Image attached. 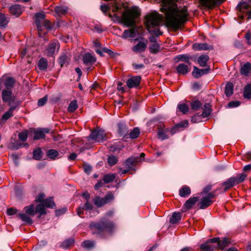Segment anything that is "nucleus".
Wrapping results in <instances>:
<instances>
[{
	"label": "nucleus",
	"instance_id": "nucleus-48",
	"mask_svg": "<svg viewBox=\"0 0 251 251\" xmlns=\"http://www.w3.org/2000/svg\"><path fill=\"white\" fill-rule=\"evenodd\" d=\"M140 133L139 129L138 127H135L130 131L128 135L131 139H136L139 136Z\"/></svg>",
	"mask_w": 251,
	"mask_h": 251
},
{
	"label": "nucleus",
	"instance_id": "nucleus-52",
	"mask_svg": "<svg viewBox=\"0 0 251 251\" xmlns=\"http://www.w3.org/2000/svg\"><path fill=\"white\" fill-rule=\"evenodd\" d=\"M33 158L36 160H40L42 158V151L40 149L35 150L33 152Z\"/></svg>",
	"mask_w": 251,
	"mask_h": 251
},
{
	"label": "nucleus",
	"instance_id": "nucleus-27",
	"mask_svg": "<svg viewBox=\"0 0 251 251\" xmlns=\"http://www.w3.org/2000/svg\"><path fill=\"white\" fill-rule=\"evenodd\" d=\"M117 126L118 133L121 136L126 135L128 130L126 124L124 122H121L118 124Z\"/></svg>",
	"mask_w": 251,
	"mask_h": 251
},
{
	"label": "nucleus",
	"instance_id": "nucleus-47",
	"mask_svg": "<svg viewBox=\"0 0 251 251\" xmlns=\"http://www.w3.org/2000/svg\"><path fill=\"white\" fill-rule=\"evenodd\" d=\"M177 108L183 114L186 113L189 109L188 105L184 103H179L177 105Z\"/></svg>",
	"mask_w": 251,
	"mask_h": 251
},
{
	"label": "nucleus",
	"instance_id": "nucleus-3",
	"mask_svg": "<svg viewBox=\"0 0 251 251\" xmlns=\"http://www.w3.org/2000/svg\"><path fill=\"white\" fill-rule=\"evenodd\" d=\"M161 20L162 16L156 12H153L146 17L145 25L148 30L151 34L149 38L151 44L157 43L156 37L162 34V32L158 29Z\"/></svg>",
	"mask_w": 251,
	"mask_h": 251
},
{
	"label": "nucleus",
	"instance_id": "nucleus-34",
	"mask_svg": "<svg viewBox=\"0 0 251 251\" xmlns=\"http://www.w3.org/2000/svg\"><path fill=\"white\" fill-rule=\"evenodd\" d=\"M9 18L3 14L0 13V28L5 27L9 22Z\"/></svg>",
	"mask_w": 251,
	"mask_h": 251
},
{
	"label": "nucleus",
	"instance_id": "nucleus-58",
	"mask_svg": "<svg viewBox=\"0 0 251 251\" xmlns=\"http://www.w3.org/2000/svg\"><path fill=\"white\" fill-rule=\"evenodd\" d=\"M74 242V240L73 239H67L64 241L62 244V246L64 248H67L70 246L72 245Z\"/></svg>",
	"mask_w": 251,
	"mask_h": 251
},
{
	"label": "nucleus",
	"instance_id": "nucleus-33",
	"mask_svg": "<svg viewBox=\"0 0 251 251\" xmlns=\"http://www.w3.org/2000/svg\"><path fill=\"white\" fill-rule=\"evenodd\" d=\"M54 10L58 15H64L68 12V8L66 6H56Z\"/></svg>",
	"mask_w": 251,
	"mask_h": 251
},
{
	"label": "nucleus",
	"instance_id": "nucleus-11",
	"mask_svg": "<svg viewBox=\"0 0 251 251\" xmlns=\"http://www.w3.org/2000/svg\"><path fill=\"white\" fill-rule=\"evenodd\" d=\"M113 199V195L111 193H108L104 198L96 197L94 200V203L97 207H101L110 202Z\"/></svg>",
	"mask_w": 251,
	"mask_h": 251
},
{
	"label": "nucleus",
	"instance_id": "nucleus-37",
	"mask_svg": "<svg viewBox=\"0 0 251 251\" xmlns=\"http://www.w3.org/2000/svg\"><path fill=\"white\" fill-rule=\"evenodd\" d=\"M48 67V61L45 58H41L38 61V67L40 70L44 71Z\"/></svg>",
	"mask_w": 251,
	"mask_h": 251
},
{
	"label": "nucleus",
	"instance_id": "nucleus-38",
	"mask_svg": "<svg viewBox=\"0 0 251 251\" xmlns=\"http://www.w3.org/2000/svg\"><path fill=\"white\" fill-rule=\"evenodd\" d=\"M209 58L207 55H202L198 58V62L201 67H205Z\"/></svg>",
	"mask_w": 251,
	"mask_h": 251
},
{
	"label": "nucleus",
	"instance_id": "nucleus-15",
	"mask_svg": "<svg viewBox=\"0 0 251 251\" xmlns=\"http://www.w3.org/2000/svg\"><path fill=\"white\" fill-rule=\"evenodd\" d=\"M141 80L140 76H131L127 80L126 85L129 88H136L139 85Z\"/></svg>",
	"mask_w": 251,
	"mask_h": 251
},
{
	"label": "nucleus",
	"instance_id": "nucleus-22",
	"mask_svg": "<svg viewBox=\"0 0 251 251\" xmlns=\"http://www.w3.org/2000/svg\"><path fill=\"white\" fill-rule=\"evenodd\" d=\"M209 71V68L205 69H199L197 67H194V70L192 73L193 75L195 78H199L204 74H207Z\"/></svg>",
	"mask_w": 251,
	"mask_h": 251
},
{
	"label": "nucleus",
	"instance_id": "nucleus-32",
	"mask_svg": "<svg viewBox=\"0 0 251 251\" xmlns=\"http://www.w3.org/2000/svg\"><path fill=\"white\" fill-rule=\"evenodd\" d=\"M16 107V106H11L9 110L3 114L2 120L6 121L12 117L13 116V111L15 110Z\"/></svg>",
	"mask_w": 251,
	"mask_h": 251
},
{
	"label": "nucleus",
	"instance_id": "nucleus-56",
	"mask_svg": "<svg viewBox=\"0 0 251 251\" xmlns=\"http://www.w3.org/2000/svg\"><path fill=\"white\" fill-rule=\"evenodd\" d=\"M188 125V122L187 121H184L180 123L179 124L177 125L174 128H172L171 130V132L172 134L175 133L174 130L176 128H178L179 127H186Z\"/></svg>",
	"mask_w": 251,
	"mask_h": 251
},
{
	"label": "nucleus",
	"instance_id": "nucleus-9",
	"mask_svg": "<svg viewBox=\"0 0 251 251\" xmlns=\"http://www.w3.org/2000/svg\"><path fill=\"white\" fill-rule=\"evenodd\" d=\"M88 140H92L94 142L101 143L107 139L106 134L103 130L96 129L91 132L89 136Z\"/></svg>",
	"mask_w": 251,
	"mask_h": 251
},
{
	"label": "nucleus",
	"instance_id": "nucleus-16",
	"mask_svg": "<svg viewBox=\"0 0 251 251\" xmlns=\"http://www.w3.org/2000/svg\"><path fill=\"white\" fill-rule=\"evenodd\" d=\"M2 99L3 101L7 102L10 106L15 100V97L12 95L11 90H3L2 91Z\"/></svg>",
	"mask_w": 251,
	"mask_h": 251
},
{
	"label": "nucleus",
	"instance_id": "nucleus-40",
	"mask_svg": "<svg viewBox=\"0 0 251 251\" xmlns=\"http://www.w3.org/2000/svg\"><path fill=\"white\" fill-rule=\"evenodd\" d=\"M42 204L45 207L47 208H52L54 206H55V203L53 201L52 198H50L47 199H45Z\"/></svg>",
	"mask_w": 251,
	"mask_h": 251
},
{
	"label": "nucleus",
	"instance_id": "nucleus-41",
	"mask_svg": "<svg viewBox=\"0 0 251 251\" xmlns=\"http://www.w3.org/2000/svg\"><path fill=\"white\" fill-rule=\"evenodd\" d=\"M181 213L180 212H174L170 219V222L172 224H176L181 219Z\"/></svg>",
	"mask_w": 251,
	"mask_h": 251
},
{
	"label": "nucleus",
	"instance_id": "nucleus-26",
	"mask_svg": "<svg viewBox=\"0 0 251 251\" xmlns=\"http://www.w3.org/2000/svg\"><path fill=\"white\" fill-rule=\"evenodd\" d=\"M191 109L195 111H198L200 109L203 111L204 105L198 100L192 101L190 103Z\"/></svg>",
	"mask_w": 251,
	"mask_h": 251
},
{
	"label": "nucleus",
	"instance_id": "nucleus-36",
	"mask_svg": "<svg viewBox=\"0 0 251 251\" xmlns=\"http://www.w3.org/2000/svg\"><path fill=\"white\" fill-rule=\"evenodd\" d=\"M35 213H39V218H40L42 215H44L46 213L45 207L42 203L36 205L35 208Z\"/></svg>",
	"mask_w": 251,
	"mask_h": 251
},
{
	"label": "nucleus",
	"instance_id": "nucleus-17",
	"mask_svg": "<svg viewBox=\"0 0 251 251\" xmlns=\"http://www.w3.org/2000/svg\"><path fill=\"white\" fill-rule=\"evenodd\" d=\"M225 0H200L201 3L205 7L211 8L222 3Z\"/></svg>",
	"mask_w": 251,
	"mask_h": 251
},
{
	"label": "nucleus",
	"instance_id": "nucleus-61",
	"mask_svg": "<svg viewBox=\"0 0 251 251\" xmlns=\"http://www.w3.org/2000/svg\"><path fill=\"white\" fill-rule=\"evenodd\" d=\"M48 96L46 95L43 98L39 99L38 101V105L39 106H43L47 101Z\"/></svg>",
	"mask_w": 251,
	"mask_h": 251
},
{
	"label": "nucleus",
	"instance_id": "nucleus-25",
	"mask_svg": "<svg viewBox=\"0 0 251 251\" xmlns=\"http://www.w3.org/2000/svg\"><path fill=\"white\" fill-rule=\"evenodd\" d=\"M138 158L129 157L126 159L124 165L127 169H132L138 162Z\"/></svg>",
	"mask_w": 251,
	"mask_h": 251
},
{
	"label": "nucleus",
	"instance_id": "nucleus-44",
	"mask_svg": "<svg viewBox=\"0 0 251 251\" xmlns=\"http://www.w3.org/2000/svg\"><path fill=\"white\" fill-rule=\"evenodd\" d=\"M25 211L28 215L34 216L35 214V207L33 204L25 207Z\"/></svg>",
	"mask_w": 251,
	"mask_h": 251
},
{
	"label": "nucleus",
	"instance_id": "nucleus-57",
	"mask_svg": "<svg viewBox=\"0 0 251 251\" xmlns=\"http://www.w3.org/2000/svg\"><path fill=\"white\" fill-rule=\"evenodd\" d=\"M107 162L110 166H113L117 163V159L114 155L109 156L107 159Z\"/></svg>",
	"mask_w": 251,
	"mask_h": 251
},
{
	"label": "nucleus",
	"instance_id": "nucleus-23",
	"mask_svg": "<svg viewBox=\"0 0 251 251\" xmlns=\"http://www.w3.org/2000/svg\"><path fill=\"white\" fill-rule=\"evenodd\" d=\"M49 132V129L48 128L44 129H38L34 131V140H39L40 139L44 138L45 136V133Z\"/></svg>",
	"mask_w": 251,
	"mask_h": 251
},
{
	"label": "nucleus",
	"instance_id": "nucleus-18",
	"mask_svg": "<svg viewBox=\"0 0 251 251\" xmlns=\"http://www.w3.org/2000/svg\"><path fill=\"white\" fill-rule=\"evenodd\" d=\"M139 35L138 28H131L127 30H125L122 36V38L127 39L129 38H134L136 35Z\"/></svg>",
	"mask_w": 251,
	"mask_h": 251
},
{
	"label": "nucleus",
	"instance_id": "nucleus-45",
	"mask_svg": "<svg viewBox=\"0 0 251 251\" xmlns=\"http://www.w3.org/2000/svg\"><path fill=\"white\" fill-rule=\"evenodd\" d=\"M190 56L187 54H180L176 56V59H177V61H182L185 62L189 64H191V63L189 62V59H190Z\"/></svg>",
	"mask_w": 251,
	"mask_h": 251
},
{
	"label": "nucleus",
	"instance_id": "nucleus-35",
	"mask_svg": "<svg viewBox=\"0 0 251 251\" xmlns=\"http://www.w3.org/2000/svg\"><path fill=\"white\" fill-rule=\"evenodd\" d=\"M243 97L245 99L251 98V84L249 83L246 85L243 90Z\"/></svg>",
	"mask_w": 251,
	"mask_h": 251
},
{
	"label": "nucleus",
	"instance_id": "nucleus-64",
	"mask_svg": "<svg viewBox=\"0 0 251 251\" xmlns=\"http://www.w3.org/2000/svg\"><path fill=\"white\" fill-rule=\"evenodd\" d=\"M17 209L13 208H10L7 210V214L8 215H13L17 213Z\"/></svg>",
	"mask_w": 251,
	"mask_h": 251
},
{
	"label": "nucleus",
	"instance_id": "nucleus-43",
	"mask_svg": "<svg viewBox=\"0 0 251 251\" xmlns=\"http://www.w3.org/2000/svg\"><path fill=\"white\" fill-rule=\"evenodd\" d=\"M193 48L196 50H206L208 49V45L205 43H196L193 45Z\"/></svg>",
	"mask_w": 251,
	"mask_h": 251
},
{
	"label": "nucleus",
	"instance_id": "nucleus-14",
	"mask_svg": "<svg viewBox=\"0 0 251 251\" xmlns=\"http://www.w3.org/2000/svg\"><path fill=\"white\" fill-rule=\"evenodd\" d=\"M96 61V58L90 53H86L83 56V63L87 66L86 68L88 71L91 70V66Z\"/></svg>",
	"mask_w": 251,
	"mask_h": 251
},
{
	"label": "nucleus",
	"instance_id": "nucleus-21",
	"mask_svg": "<svg viewBox=\"0 0 251 251\" xmlns=\"http://www.w3.org/2000/svg\"><path fill=\"white\" fill-rule=\"evenodd\" d=\"M1 80H2V84L6 88V90H11L14 85L15 80L12 77H7L6 78H1Z\"/></svg>",
	"mask_w": 251,
	"mask_h": 251
},
{
	"label": "nucleus",
	"instance_id": "nucleus-2",
	"mask_svg": "<svg viewBox=\"0 0 251 251\" xmlns=\"http://www.w3.org/2000/svg\"><path fill=\"white\" fill-rule=\"evenodd\" d=\"M124 4L123 3H113L111 5L103 4L100 6V9L106 13L109 9L114 12H119L121 13L122 20L127 26H132L135 24V20L140 14L138 7H133L128 10L123 11Z\"/></svg>",
	"mask_w": 251,
	"mask_h": 251
},
{
	"label": "nucleus",
	"instance_id": "nucleus-30",
	"mask_svg": "<svg viewBox=\"0 0 251 251\" xmlns=\"http://www.w3.org/2000/svg\"><path fill=\"white\" fill-rule=\"evenodd\" d=\"M191 194V189L187 186H184L179 191V195L181 197H187Z\"/></svg>",
	"mask_w": 251,
	"mask_h": 251
},
{
	"label": "nucleus",
	"instance_id": "nucleus-28",
	"mask_svg": "<svg viewBox=\"0 0 251 251\" xmlns=\"http://www.w3.org/2000/svg\"><path fill=\"white\" fill-rule=\"evenodd\" d=\"M198 200L199 198L198 197H191L185 202L184 207L186 209H190Z\"/></svg>",
	"mask_w": 251,
	"mask_h": 251
},
{
	"label": "nucleus",
	"instance_id": "nucleus-10",
	"mask_svg": "<svg viewBox=\"0 0 251 251\" xmlns=\"http://www.w3.org/2000/svg\"><path fill=\"white\" fill-rule=\"evenodd\" d=\"M59 48V42L56 40H54L48 45L46 50V55L50 57L53 56L54 55L57 53Z\"/></svg>",
	"mask_w": 251,
	"mask_h": 251
},
{
	"label": "nucleus",
	"instance_id": "nucleus-29",
	"mask_svg": "<svg viewBox=\"0 0 251 251\" xmlns=\"http://www.w3.org/2000/svg\"><path fill=\"white\" fill-rule=\"evenodd\" d=\"M176 70L178 73L184 75L187 73L189 71V69L188 66L183 63L179 64L176 68Z\"/></svg>",
	"mask_w": 251,
	"mask_h": 251
},
{
	"label": "nucleus",
	"instance_id": "nucleus-55",
	"mask_svg": "<svg viewBox=\"0 0 251 251\" xmlns=\"http://www.w3.org/2000/svg\"><path fill=\"white\" fill-rule=\"evenodd\" d=\"M68 62V58L65 54L61 55L59 59V62L61 67L65 65Z\"/></svg>",
	"mask_w": 251,
	"mask_h": 251
},
{
	"label": "nucleus",
	"instance_id": "nucleus-8",
	"mask_svg": "<svg viewBox=\"0 0 251 251\" xmlns=\"http://www.w3.org/2000/svg\"><path fill=\"white\" fill-rule=\"evenodd\" d=\"M251 5V1L249 0L248 1H243L240 2L237 6L236 8L241 13H245L243 15H240L239 17L243 19L245 16L247 17L248 20L251 18V9L250 6Z\"/></svg>",
	"mask_w": 251,
	"mask_h": 251
},
{
	"label": "nucleus",
	"instance_id": "nucleus-49",
	"mask_svg": "<svg viewBox=\"0 0 251 251\" xmlns=\"http://www.w3.org/2000/svg\"><path fill=\"white\" fill-rule=\"evenodd\" d=\"M78 107L77 101L74 100L72 101L68 107V110L70 112H74Z\"/></svg>",
	"mask_w": 251,
	"mask_h": 251
},
{
	"label": "nucleus",
	"instance_id": "nucleus-39",
	"mask_svg": "<svg viewBox=\"0 0 251 251\" xmlns=\"http://www.w3.org/2000/svg\"><path fill=\"white\" fill-rule=\"evenodd\" d=\"M233 85L231 82H228L226 86L225 93L227 97H230L233 94Z\"/></svg>",
	"mask_w": 251,
	"mask_h": 251
},
{
	"label": "nucleus",
	"instance_id": "nucleus-50",
	"mask_svg": "<svg viewBox=\"0 0 251 251\" xmlns=\"http://www.w3.org/2000/svg\"><path fill=\"white\" fill-rule=\"evenodd\" d=\"M160 49V45L158 43L151 44L150 47V51L152 53H156L159 51Z\"/></svg>",
	"mask_w": 251,
	"mask_h": 251
},
{
	"label": "nucleus",
	"instance_id": "nucleus-24",
	"mask_svg": "<svg viewBox=\"0 0 251 251\" xmlns=\"http://www.w3.org/2000/svg\"><path fill=\"white\" fill-rule=\"evenodd\" d=\"M241 74L245 76H249L251 72V64L247 62L241 66Z\"/></svg>",
	"mask_w": 251,
	"mask_h": 251
},
{
	"label": "nucleus",
	"instance_id": "nucleus-1",
	"mask_svg": "<svg viewBox=\"0 0 251 251\" xmlns=\"http://www.w3.org/2000/svg\"><path fill=\"white\" fill-rule=\"evenodd\" d=\"M177 0H162L161 12L164 13L167 26L176 30L183 25L188 20V13L186 7L178 8Z\"/></svg>",
	"mask_w": 251,
	"mask_h": 251
},
{
	"label": "nucleus",
	"instance_id": "nucleus-46",
	"mask_svg": "<svg viewBox=\"0 0 251 251\" xmlns=\"http://www.w3.org/2000/svg\"><path fill=\"white\" fill-rule=\"evenodd\" d=\"M58 155L59 153L58 151L54 149L49 150L47 153L48 157L53 159L56 158Z\"/></svg>",
	"mask_w": 251,
	"mask_h": 251
},
{
	"label": "nucleus",
	"instance_id": "nucleus-20",
	"mask_svg": "<svg viewBox=\"0 0 251 251\" xmlns=\"http://www.w3.org/2000/svg\"><path fill=\"white\" fill-rule=\"evenodd\" d=\"M9 11L11 14L18 17L22 13V8L19 4L13 5L9 7Z\"/></svg>",
	"mask_w": 251,
	"mask_h": 251
},
{
	"label": "nucleus",
	"instance_id": "nucleus-42",
	"mask_svg": "<svg viewBox=\"0 0 251 251\" xmlns=\"http://www.w3.org/2000/svg\"><path fill=\"white\" fill-rule=\"evenodd\" d=\"M17 216L25 223L29 225L32 224V221L31 219L25 214L19 213Z\"/></svg>",
	"mask_w": 251,
	"mask_h": 251
},
{
	"label": "nucleus",
	"instance_id": "nucleus-53",
	"mask_svg": "<svg viewBox=\"0 0 251 251\" xmlns=\"http://www.w3.org/2000/svg\"><path fill=\"white\" fill-rule=\"evenodd\" d=\"M27 136L28 131L26 130H25L19 134V138L21 141L23 142L26 140Z\"/></svg>",
	"mask_w": 251,
	"mask_h": 251
},
{
	"label": "nucleus",
	"instance_id": "nucleus-31",
	"mask_svg": "<svg viewBox=\"0 0 251 251\" xmlns=\"http://www.w3.org/2000/svg\"><path fill=\"white\" fill-rule=\"evenodd\" d=\"M168 128L164 129L162 128V127H159L157 133L158 138L160 139L161 140H164L167 139L168 137L166 135V133L168 132Z\"/></svg>",
	"mask_w": 251,
	"mask_h": 251
},
{
	"label": "nucleus",
	"instance_id": "nucleus-5",
	"mask_svg": "<svg viewBox=\"0 0 251 251\" xmlns=\"http://www.w3.org/2000/svg\"><path fill=\"white\" fill-rule=\"evenodd\" d=\"M230 239L224 238L220 240L219 237L213 238L201 246V249L203 251H212L216 247L219 249H224L227 247L230 244Z\"/></svg>",
	"mask_w": 251,
	"mask_h": 251
},
{
	"label": "nucleus",
	"instance_id": "nucleus-62",
	"mask_svg": "<svg viewBox=\"0 0 251 251\" xmlns=\"http://www.w3.org/2000/svg\"><path fill=\"white\" fill-rule=\"evenodd\" d=\"M102 51L104 52L107 53L109 56L112 57H114L115 55L116 54V53L112 50L106 48H103Z\"/></svg>",
	"mask_w": 251,
	"mask_h": 251
},
{
	"label": "nucleus",
	"instance_id": "nucleus-51",
	"mask_svg": "<svg viewBox=\"0 0 251 251\" xmlns=\"http://www.w3.org/2000/svg\"><path fill=\"white\" fill-rule=\"evenodd\" d=\"M115 177L116 176L115 174L106 175L103 177V181L104 183H108L113 181L115 179Z\"/></svg>",
	"mask_w": 251,
	"mask_h": 251
},
{
	"label": "nucleus",
	"instance_id": "nucleus-59",
	"mask_svg": "<svg viewBox=\"0 0 251 251\" xmlns=\"http://www.w3.org/2000/svg\"><path fill=\"white\" fill-rule=\"evenodd\" d=\"M41 25L42 30L43 29V27H44L46 29H50L51 27L50 23L47 20H45L41 23Z\"/></svg>",
	"mask_w": 251,
	"mask_h": 251
},
{
	"label": "nucleus",
	"instance_id": "nucleus-60",
	"mask_svg": "<svg viewBox=\"0 0 251 251\" xmlns=\"http://www.w3.org/2000/svg\"><path fill=\"white\" fill-rule=\"evenodd\" d=\"M241 102L238 100L230 101L228 103V107L234 108L239 106Z\"/></svg>",
	"mask_w": 251,
	"mask_h": 251
},
{
	"label": "nucleus",
	"instance_id": "nucleus-7",
	"mask_svg": "<svg viewBox=\"0 0 251 251\" xmlns=\"http://www.w3.org/2000/svg\"><path fill=\"white\" fill-rule=\"evenodd\" d=\"M212 113L211 106L209 103L204 104L203 111L201 113H197L191 118V122L194 123H198L202 121V119L208 117Z\"/></svg>",
	"mask_w": 251,
	"mask_h": 251
},
{
	"label": "nucleus",
	"instance_id": "nucleus-13",
	"mask_svg": "<svg viewBox=\"0 0 251 251\" xmlns=\"http://www.w3.org/2000/svg\"><path fill=\"white\" fill-rule=\"evenodd\" d=\"M35 24L38 31V34L39 37H42L43 35L45 34V32L42 31L41 23L45 19V14L44 13H37L35 15Z\"/></svg>",
	"mask_w": 251,
	"mask_h": 251
},
{
	"label": "nucleus",
	"instance_id": "nucleus-12",
	"mask_svg": "<svg viewBox=\"0 0 251 251\" xmlns=\"http://www.w3.org/2000/svg\"><path fill=\"white\" fill-rule=\"evenodd\" d=\"M214 197V192L208 193L205 196H203L201 200V201L198 203L200 208L205 209L210 206L212 203L211 199H212Z\"/></svg>",
	"mask_w": 251,
	"mask_h": 251
},
{
	"label": "nucleus",
	"instance_id": "nucleus-63",
	"mask_svg": "<svg viewBox=\"0 0 251 251\" xmlns=\"http://www.w3.org/2000/svg\"><path fill=\"white\" fill-rule=\"evenodd\" d=\"M83 207L84 208V209L87 211V210H91L93 208V205L91 203H90L88 201H87L85 203V204Z\"/></svg>",
	"mask_w": 251,
	"mask_h": 251
},
{
	"label": "nucleus",
	"instance_id": "nucleus-19",
	"mask_svg": "<svg viewBox=\"0 0 251 251\" xmlns=\"http://www.w3.org/2000/svg\"><path fill=\"white\" fill-rule=\"evenodd\" d=\"M147 46V41H139L136 45L133 46L132 50L135 52H141L145 50Z\"/></svg>",
	"mask_w": 251,
	"mask_h": 251
},
{
	"label": "nucleus",
	"instance_id": "nucleus-54",
	"mask_svg": "<svg viewBox=\"0 0 251 251\" xmlns=\"http://www.w3.org/2000/svg\"><path fill=\"white\" fill-rule=\"evenodd\" d=\"M94 242L90 240H86L82 242V246L83 247L87 249L91 248L94 246Z\"/></svg>",
	"mask_w": 251,
	"mask_h": 251
},
{
	"label": "nucleus",
	"instance_id": "nucleus-4",
	"mask_svg": "<svg viewBox=\"0 0 251 251\" xmlns=\"http://www.w3.org/2000/svg\"><path fill=\"white\" fill-rule=\"evenodd\" d=\"M251 171V164H248L244 166L243 173L238 174L236 176H232L224 181L221 184L224 187V192L226 191L229 188L243 182L247 177L249 172Z\"/></svg>",
	"mask_w": 251,
	"mask_h": 251
},
{
	"label": "nucleus",
	"instance_id": "nucleus-6",
	"mask_svg": "<svg viewBox=\"0 0 251 251\" xmlns=\"http://www.w3.org/2000/svg\"><path fill=\"white\" fill-rule=\"evenodd\" d=\"M90 228L93 234H100L104 232H111L114 228V225L112 222L104 220L91 223Z\"/></svg>",
	"mask_w": 251,
	"mask_h": 251
}]
</instances>
